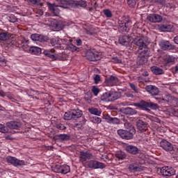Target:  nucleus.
<instances>
[{
    "instance_id": "obj_1",
    "label": "nucleus",
    "mask_w": 178,
    "mask_h": 178,
    "mask_svg": "<svg viewBox=\"0 0 178 178\" xmlns=\"http://www.w3.org/2000/svg\"><path fill=\"white\" fill-rule=\"evenodd\" d=\"M134 44L139 47L140 52L137 59L138 65H145L148 62L149 54H148V48L147 44L144 42L143 38L137 36L134 39Z\"/></svg>"
},
{
    "instance_id": "obj_2",
    "label": "nucleus",
    "mask_w": 178,
    "mask_h": 178,
    "mask_svg": "<svg viewBox=\"0 0 178 178\" xmlns=\"http://www.w3.org/2000/svg\"><path fill=\"white\" fill-rule=\"evenodd\" d=\"M57 3L59 6L55 5V3L51 4V3H48L49 9L54 15H59L60 10L58 9V6L60 8H64V9H69V8H72L73 0H56Z\"/></svg>"
},
{
    "instance_id": "obj_3",
    "label": "nucleus",
    "mask_w": 178,
    "mask_h": 178,
    "mask_svg": "<svg viewBox=\"0 0 178 178\" xmlns=\"http://www.w3.org/2000/svg\"><path fill=\"white\" fill-rule=\"evenodd\" d=\"M134 106L139 108V109H141L142 111H146V112H151V109L156 110L159 108L157 104L151 102H145L144 100H141L138 103H134Z\"/></svg>"
},
{
    "instance_id": "obj_4",
    "label": "nucleus",
    "mask_w": 178,
    "mask_h": 178,
    "mask_svg": "<svg viewBox=\"0 0 178 178\" xmlns=\"http://www.w3.org/2000/svg\"><path fill=\"white\" fill-rule=\"evenodd\" d=\"M131 26V21L126 17L118 19V31L120 33H128Z\"/></svg>"
},
{
    "instance_id": "obj_5",
    "label": "nucleus",
    "mask_w": 178,
    "mask_h": 178,
    "mask_svg": "<svg viewBox=\"0 0 178 178\" xmlns=\"http://www.w3.org/2000/svg\"><path fill=\"white\" fill-rule=\"evenodd\" d=\"M118 136L123 140H131L136 134L134 129L131 130H124V129H119L117 131Z\"/></svg>"
},
{
    "instance_id": "obj_6",
    "label": "nucleus",
    "mask_w": 178,
    "mask_h": 178,
    "mask_svg": "<svg viewBox=\"0 0 178 178\" xmlns=\"http://www.w3.org/2000/svg\"><path fill=\"white\" fill-rule=\"evenodd\" d=\"M86 58L88 60L97 62V60H99L101 56H99V53L95 51V49H89L86 53Z\"/></svg>"
},
{
    "instance_id": "obj_7",
    "label": "nucleus",
    "mask_w": 178,
    "mask_h": 178,
    "mask_svg": "<svg viewBox=\"0 0 178 178\" xmlns=\"http://www.w3.org/2000/svg\"><path fill=\"white\" fill-rule=\"evenodd\" d=\"M92 153L86 151V152H80L79 154V162L84 165L87 161H90V159H92Z\"/></svg>"
},
{
    "instance_id": "obj_8",
    "label": "nucleus",
    "mask_w": 178,
    "mask_h": 178,
    "mask_svg": "<svg viewBox=\"0 0 178 178\" xmlns=\"http://www.w3.org/2000/svg\"><path fill=\"white\" fill-rule=\"evenodd\" d=\"M54 172L56 173H62V175H67L70 172V167L67 165H56L54 168Z\"/></svg>"
},
{
    "instance_id": "obj_9",
    "label": "nucleus",
    "mask_w": 178,
    "mask_h": 178,
    "mask_svg": "<svg viewBox=\"0 0 178 178\" xmlns=\"http://www.w3.org/2000/svg\"><path fill=\"white\" fill-rule=\"evenodd\" d=\"M86 165L91 169H104L105 168V164L95 160L86 162Z\"/></svg>"
},
{
    "instance_id": "obj_10",
    "label": "nucleus",
    "mask_w": 178,
    "mask_h": 178,
    "mask_svg": "<svg viewBox=\"0 0 178 178\" xmlns=\"http://www.w3.org/2000/svg\"><path fill=\"white\" fill-rule=\"evenodd\" d=\"M6 159L8 163H11L13 166H23L25 165L24 161L19 160L13 156H8Z\"/></svg>"
},
{
    "instance_id": "obj_11",
    "label": "nucleus",
    "mask_w": 178,
    "mask_h": 178,
    "mask_svg": "<svg viewBox=\"0 0 178 178\" xmlns=\"http://www.w3.org/2000/svg\"><path fill=\"white\" fill-rule=\"evenodd\" d=\"M160 172L163 176L170 177L176 175V170L173 168L170 167H163L161 168Z\"/></svg>"
},
{
    "instance_id": "obj_12",
    "label": "nucleus",
    "mask_w": 178,
    "mask_h": 178,
    "mask_svg": "<svg viewBox=\"0 0 178 178\" xmlns=\"http://www.w3.org/2000/svg\"><path fill=\"white\" fill-rule=\"evenodd\" d=\"M136 127L140 133H145V131L148 130V123L141 120H138L136 121Z\"/></svg>"
},
{
    "instance_id": "obj_13",
    "label": "nucleus",
    "mask_w": 178,
    "mask_h": 178,
    "mask_svg": "<svg viewBox=\"0 0 178 178\" xmlns=\"http://www.w3.org/2000/svg\"><path fill=\"white\" fill-rule=\"evenodd\" d=\"M147 20L150 23H161L163 20V17L158 14H149L147 17Z\"/></svg>"
},
{
    "instance_id": "obj_14",
    "label": "nucleus",
    "mask_w": 178,
    "mask_h": 178,
    "mask_svg": "<svg viewBox=\"0 0 178 178\" xmlns=\"http://www.w3.org/2000/svg\"><path fill=\"white\" fill-rule=\"evenodd\" d=\"M160 147L167 152H172L173 151V145L166 140H163L160 142Z\"/></svg>"
},
{
    "instance_id": "obj_15",
    "label": "nucleus",
    "mask_w": 178,
    "mask_h": 178,
    "mask_svg": "<svg viewBox=\"0 0 178 178\" xmlns=\"http://www.w3.org/2000/svg\"><path fill=\"white\" fill-rule=\"evenodd\" d=\"M31 38L33 41H39L40 42H47L49 38L44 35H40L38 33H34L31 35Z\"/></svg>"
},
{
    "instance_id": "obj_16",
    "label": "nucleus",
    "mask_w": 178,
    "mask_h": 178,
    "mask_svg": "<svg viewBox=\"0 0 178 178\" xmlns=\"http://www.w3.org/2000/svg\"><path fill=\"white\" fill-rule=\"evenodd\" d=\"M159 45L163 51H171L172 49H175V45L172 44V43L168 40H161Z\"/></svg>"
},
{
    "instance_id": "obj_17",
    "label": "nucleus",
    "mask_w": 178,
    "mask_h": 178,
    "mask_svg": "<svg viewBox=\"0 0 178 178\" xmlns=\"http://www.w3.org/2000/svg\"><path fill=\"white\" fill-rule=\"evenodd\" d=\"M128 170L132 173H135V172H143L144 168H143V166H141L140 164L137 163H133L129 165Z\"/></svg>"
},
{
    "instance_id": "obj_18",
    "label": "nucleus",
    "mask_w": 178,
    "mask_h": 178,
    "mask_svg": "<svg viewBox=\"0 0 178 178\" xmlns=\"http://www.w3.org/2000/svg\"><path fill=\"white\" fill-rule=\"evenodd\" d=\"M125 150L128 154H131V155H138V154H140V149L133 145L126 146Z\"/></svg>"
},
{
    "instance_id": "obj_19",
    "label": "nucleus",
    "mask_w": 178,
    "mask_h": 178,
    "mask_svg": "<svg viewBox=\"0 0 178 178\" xmlns=\"http://www.w3.org/2000/svg\"><path fill=\"white\" fill-rule=\"evenodd\" d=\"M145 90L149 92V94H151L152 97L156 96L159 94V89L155 86L149 85L146 86L145 88Z\"/></svg>"
},
{
    "instance_id": "obj_20",
    "label": "nucleus",
    "mask_w": 178,
    "mask_h": 178,
    "mask_svg": "<svg viewBox=\"0 0 178 178\" xmlns=\"http://www.w3.org/2000/svg\"><path fill=\"white\" fill-rule=\"evenodd\" d=\"M103 118L107 122V123H111L112 124H119L120 123V120L117 118H112L108 114L104 115Z\"/></svg>"
},
{
    "instance_id": "obj_21",
    "label": "nucleus",
    "mask_w": 178,
    "mask_h": 178,
    "mask_svg": "<svg viewBox=\"0 0 178 178\" xmlns=\"http://www.w3.org/2000/svg\"><path fill=\"white\" fill-rule=\"evenodd\" d=\"M118 82H119V79H118V77L112 75L110 77L106 79L105 80L106 84H107V86H109L111 87L113 86H116V84H118Z\"/></svg>"
},
{
    "instance_id": "obj_22",
    "label": "nucleus",
    "mask_w": 178,
    "mask_h": 178,
    "mask_svg": "<svg viewBox=\"0 0 178 178\" xmlns=\"http://www.w3.org/2000/svg\"><path fill=\"white\" fill-rule=\"evenodd\" d=\"M53 140L55 141H69L70 140V135L59 134L54 136Z\"/></svg>"
},
{
    "instance_id": "obj_23",
    "label": "nucleus",
    "mask_w": 178,
    "mask_h": 178,
    "mask_svg": "<svg viewBox=\"0 0 178 178\" xmlns=\"http://www.w3.org/2000/svg\"><path fill=\"white\" fill-rule=\"evenodd\" d=\"M121 112L124 115H128L129 116H133V115H137V111L131 107L122 108H121Z\"/></svg>"
},
{
    "instance_id": "obj_24",
    "label": "nucleus",
    "mask_w": 178,
    "mask_h": 178,
    "mask_svg": "<svg viewBox=\"0 0 178 178\" xmlns=\"http://www.w3.org/2000/svg\"><path fill=\"white\" fill-rule=\"evenodd\" d=\"M6 126H7V127H8V129H15V130H17V129H20V127H22V124H20V122H13V121L7 122L6 124Z\"/></svg>"
},
{
    "instance_id": "obj_25",
    "label": "nucleus",
    "mask_w": 178,
    "mask_h": 178,
    "mask_svg": "<svg viewBox=\"0 0 178 178\" xmlns=\"http://www.w3.org/2000/svg\"><path fill=\"white\" fill-rule=\"evenodd\" d=\"M86 6H87V2H86V1L72 0V8H86Z\"/></svg>"
},
{
    "instance_id": "obj_26",
    "label": "nucleus",
    "mask_w": 178,
    "mask_h": 178,
    "mask_svg": "<svg viewBox=\"0 0 178 178\" xmlns=\"http://www.w3.org/2000/svg\"><path fill=\"white\" fill-rule=\"evenodd\" d=\"M159 30H160V31H163L164 33L170 32L173 30V25L161 24L159 26Z\"/></svg>"
},
{
    "instance_id": "obj_27",
    "label": "nucleus",
    "mask_w": 178,
    "mask_h": 178,
    "mask_svg": "<svg viewBox=\"0 0 178 178\" xmlns=\"http://www.w3.org/2000/svg\"><path fill=\"white\" fill-rule=\"evenodd\" d=\"M119 42L121 45L127 46L130 44V37L128 35H122L119 38Z\"/></svg>"
},
{
    "instance_id": "obj_28",
    "label": "nucleus",
    "mask_w": 178,
    "mask_h": 178,
    "mask_svg": "<svg viewBox=\"0 0 178 178\" xmlns=\"http://www.w3.org/2000/svg\"><path fill=\"white\" fill-rule=\"evenodd\" d=\"M50 44L52 47H55V48H58V49H62L63 47L60 44V40L56 38H52L50 40Z\"/></svg>"
},
{
    "instance_id": "obj_29",
    "label": "nucleus",
    "mask_w": 178,
    "mask_h": 178,
    "mask_svg": "<svg viewBox=\"0 0 178 178\" xmlns=\"http://www.w3.org/2000/svg\"><path fill=\"white\" fill-rule=\"evenodd\" d=\"M65 49H67L68 51H71V52H79L80 48L74 46V44H67Z\"/></svg>"
},
{
    "instance_id": "obj_30",
    "label": "nucleus",
    "mask_w": 178,
    "mask_h": 178,
    "mask_svg": "<svg viewBox=\"0 0 178 178\" xmlns=\"http://www.w3.org/2000/svg\"><path fill=\"white\" fill-rule=\"evenodd\" d=\"M110 92V102L116 101L120 98V94L118 92Z\"/></svg>"
},
{
    "instance_id": "obj_31",
    "label": "nucleus",
    "mask_w": 178,
    "mask_h": 178,
    "mask_svg": "<svg viewBox=\"0 0 178 178\" xmlns=\"http://www.w3.org/2000/svg\"><path fill=\"white\" fill-rule=\"evenodd\" d=\"M72 119H79L83 115V112L81 110H72Z\"/></svg>"
},
{
    "instance_id": "obj_32",
    "label": "nucleus",
    "mask_w": 178,
    "mask_h": 178,
    "mask_svg": "<svg viewBox=\"0 0 178 178\" xmlns=\"http://www.w3.org/2000/svg\"><path fill=\"white\" fill-rule=\"evenodd\" d=\"M151 70L152 73H154V74H163V70H162V68H160L159 67L153 66L151 67Z\"/></svg>"
},
{
    "instance_id": "obj_33",
    "label": "nucleus",
    "mask_w": 178,
    "mask_h": 178,
    "mask_svg": "<svg viewBox=\"0 0 178 178\" xmlns=\"http://www.w3.org/2000/svg\"><path fill=\"white\" fill-rule=\"evenodd\" d=\"M88 112L91 113V115H95L96 116H100L102 111L101 109H98L97 108H88Z\"/></svg>"
},
{
    "instance_id": "obj_34",
    "label": "nucleus",
    "mask_w": 178,
    "mask_h": 178,
    "mask_svg": "<svg viewBox=\"0 0 178 178\" xmlns=\"http://www.w3.org/2000/svg\"><path fill=\"white\" fill-rule=\"evenodd\" d=\"M54 52H55V49H51L50 51H44V55H46V56H48L51 59H53V60H56L58 58L55 55L52 54H54Z\"/></svg>"
},
{
    "instance_id": "obj_35",
    "label": "nucleus",
    "mask_w": 178,
    "mask_h": 178,
    "mask_svg": "<svg viewBox=\"0 0 178 178\" xmlns=\"http://www.w3.org/2000/svg\"><path fill=\"white\" fill-rule=\"evenodd\" d=\"M29 51L33 55H40L41 54V48L38 47H31Z\"/></svg>"
},
{
    "instance_id": "obj_36",
    "label": "nucleus",
    "mask_w": 178,
    "mask_h": 178,
    "mask_svg": "<svg viewBox=\"0 0 178 178\" xmlns=\"http://www.w3.org/2000/svg\"><path fill=\"white\" fill-rule=\"evenodd\" d=\"M126 153H124V152H117L115 154V157L117 159H118V161H123V159H126Z\"/></svg>"
},
{
    "instance_id": "obj_37",
    "label": "nucleus",
    "mask_w": 178,
    "mask_h": 178,
    "mask_svg": "<svg viewBox=\"0 0 178 178\" xmlns=\"http://www.w3.org/2000/svg\"><path fill=\"white\" fill-rule=\"evenodd\" d=\"M10 38V33H0V40L1 41H7Z\"/></svg>"
},
{
    "instance_id": "obj_38",
    "label": "nucleus",
    "mask_w": 178,
    "mask_h": 178,
    "mask_svg": "<svg viewBox=\"0 0 178 178\" xmlns=\"http://www.w3.org/2000/svg\"><path fill=\"white\" fill-rule=\"evenodd\" d=\"M101 100L104 101V102H110V92L104 93L101 96Z\"/></svg>"
},
{
    "instance_id": "obj_39",
    "label": "nucleus",
    "mask_w": 178,
    "mask_h": 178,
    "mask_svg": "<svg viewBox=\"0 0 178 178\" xmlns=\"http://www.w3.org/2000/svg\"><path fill=\"white\" fill-rule=\"evenodd\" d=\"M124 126L127 130H134V133H136V128L131 123L129 122L128 121H126L124 124Z\"/></svg>"
},
{
    "instance_id": "obj_40",
    "label": "nucleus",
    "mask_w": 178,
    "mask_h": 178,
    "mask_svg": "<svg viewBox=\"0 0 178 178\" xmlns=\"http://www.w3.org/2000/svg\"><path fill=\"white\" fill-rule=\"evenodd\" d=\"M164 62H165V63H172L175 62V58L172 56H167L164 58Z\"/></svg>"
},
{
    "instance_id": "obj_41",
    "label": "nucleus",
    "mask_w": 178,
    "mask_h": 178,
    "mask_svg": "<svg viewBox=\"0 0 178 178\" xmlns=\"http://www.w3.org/2000/svg\"><path fill=\"white\" fill-rule=\"evenodd\" d=\"M90 120L92 123H97V124H99L102 122V119L97 116L90 118Z\"/></svg>"
},
{
    "instance_id": "obj_42",
    "label": "nucleus",
    "mask_w": 178,
    "mask_h": 178,
    "mask_svg": "<svg viewBox=\"0 0 178 178\" xmlns=\"http://www.w3.org/2000/svg\"><path fill=\"white\" fill-rule=\"evenodd\" d=\"M64 119L65 120H71V119H73V115L71 112H65L64 114Z\"/></svg>"
},
{
    "instance_id": "obj_43",
    "label": "nucleus",
    "mask_w": 178,
    "mask_h": 178,
    "mask_svg": "<svg viewBox=\"0 0 178 178\" xmlns=\"http://www.w3.org/2000/svg\"><path fill=\"white\" fill-rule=\"evenodd\" d=\"M86 118H82V120L79 122V123H76V124H74L76 127H78L79 129H81V127H83V126H84V124H86Z\"/></svg>"
},
{
    "instance_id": "obj_44",
    "label": "nucleus",
    "mask_w": 178,
    "mask_h": 178,
    "mask_svg": "<svg viewBox=\"0 0 178 178\" xmlns=\"http://www.w3.org/2000/svg\"><path fill=\"white\" fill-rule=\"evenodd\" d=\"M103 13L106 15V17L111 18L113 16L112 11L110 10L109 9L104 10Z\"/></svg>"
},
{
    "instance_id": "obj_45",
    "label": "nucleus",
    "mask_w": 178,
    "mask_h": 178,
    "mask_svg": "<svg viewBox=\"0 0 178 178\" xmlns=\"http://www.w3.org/2000/svg\"><path fill=\"white\" fill-rule=\"evenodd\" d=\"M137 3V0H127V4L130 8H134Z\"/></svg>"
},
{
    "instance_id": "obj_46",
    "label": "nucleus",
    "mask_w": 178,
    "mask_h": 178,
    "mask_svg": "<svg viewBox=\"0 0 178 178\" xmlns=\"http://www.w3.org/2000/svg\"><path fill=\"white\" fill-rule=\"evenodd\" d=\"M129 86L133 90L134 92H138V88L134 83H129Z\"/></svg>"
},
{
    "instance_id": "obj_47",
    "label": "nucleus",
    "mask_w": 178,
    "mask_h": 178,
    "mask_svg": "<svg viewBox=\"0 0 178 178\" xmlns=\"http://www.w3.org/2000/svg\"><path fill=\"white\" fill-rule=\"evenodd\" d=\"M92 92H93L94 95L97 97V95L99 94V89L95 86H92Z\"/></svg>"
},
{
    "instance_id": "obj_48",
    "label": "nucleus",
    "mask_w": 178,
    "mask_h": 178,
    "mask_svg": "<svg viewBox=\"0 0 178 178\" xmlns=\"http://www.w3.org/2000/svg\"><path fill=\"white\" fill-rule=\"evenodd\" d=\"M159 102H162V101H165V102H169L170 101V96L169 95H165L164 97L159 99Z\"/></svg>"
},
{
    "instance_id": "obj_49",
    "label": "nucleus",
    "mask_w": 178,
    "mask_h": 178,
    "mask_svg": "<svg viewBox=\"0 0 178 178\" xmlns=\"http://www.w3.org/2000/svg\"><path fill=\"white\" fill-rule=\"evenodd\" d=\"M0 132L8 133V129L5 127V125L0 124Z\"/></svg>"
},
{
    "instance_id": "obj_50",
    "label": "nucleus",
    "mask_w": 178,
    "mask_h": 178,
    "mask_svg": "<svg viewBox=\"0 0 178 178\" xmlns=\"http://www.w3.org/2000/svg\"><path fill=\"white\" fill-rule=\"evenodd\" d=\"M124 95L127 98H129V99H133V98H134V95L130 92H125Z\"/></svg>"
},
{
    "instance_id": "obj_51",
    "label": "nucleus",
    "mask_w": 178,
    "mask_h": 178,
    "mask_svg": "<svg viewBox=\"0 0 178 178\" xmlns=\"http://www.w3.org/2000/svg\"><path fill=\"white\" fill-rule=\"evenodd\" d=\"M94 80H95V83L98 84V83L101 81V76L96 74L94 77Z\"/></svg>"
},
{
    "instance_id": "obj_52",
    "label": "nucleus",
    "mask_w": 178,
    "mask_h": 178,
    "mask_svg": "<svg viewBox=\"0 0 178 178\" xmlns=\"http://www.w3.org/2000/svg\"><path fill=\"white\" fill-rule=\"evenodd\" d=\"M56 127V129H58V130H65V129H66V127H65V125L63 124H57Z\"/></svg>"
},
{
    "instance_id": "obj_53",
    "label": "nucleus",
    "mask_w": 178,
    "mask_h": 178,
    "mask_svg": "<svg viewBox=\"0 0 178 178\" xmlns=\"http://www.w3.org/2000/svg\"><path fill=\"white\" fill-rule=\"evenodd\" d=\"M112 62L114 63H122V60L119 59L118 57H114L112 58Z\"/></svg>"
},
{
    "instance_id": "obj_54",
    "label": "nucleus",
    "mask_w": 178,
    "mask_h": 178,
    "mask_svg": "<svg viewBox=\"0 0 178 178\" xmlns=\"http://www.w3.org/2000/svg\"><path fill=\"white\" fill-rule=\"evenodd\" d=\"M33 5H40L41 0H29Z\"/></svg>"
},
{
    "instance_id": "obj_55",
    "label": "nucleus",
    "mask_w": 178,
    "mask_h": 178,
    "mask_svg": "<svg viewBox=\"0 0 178 178\" xmlns=\"http://www.w3.org/2000/svg\"><path fill=\"white\" fill-rule=\"evenodd\" d=\"M53 27H54L56 30H59V23L54 22Z\"/></svg>"
},
{
    "instance_id": "obj_56",
    "label": "nucleus",
    "mask_w": 178,
    "mask_h": 178,
    "mask_svg": "<svg viewBox=\"0 0 178 178\" xmlns=\"http://www.w3.org/2000/svg\"><path fill=\"white\" fill-rule=\"evenodd\" d=\"M154 2H157L161 5H165V0H152Z\"/></svg>"
},
{
    "instance_id": "obj_57",
    "label": "nucleus",
    "mask_w": 178,
    "mask_h": 178,
    "mask_svg": "<svg viewBox=\"0 0 178 178\" xmlns=\"http://www.w3.org/2000/svg\"><path fill=\"white\" fill-rule=\"evenodd\" d=\"M76 43L78 47H80V45H81V44H83V42L81 41V39H77L76 40Z\"/></svg>"
},
{
    "instance_id": "obj_58",
    "label": "nucleus",
    "mask_w": 178,
    "mask_h": 178,
    "mask_svg": "<svg viewBox=\"0 0 178 178\" xmlns=\"http://www.w3.org/2000/svg\"><path fill=\"white\" fill-rule=\"evenodd\" d=\"M120 106H129V102H124L120 103Z\"/></svg>"
},
{
    "instance_id": "obj_59",
    "label": "nucleus",
    "mask_w": 178,
    "mask_h": 178,
    "mask_svg": "<svg viewBox=\"0 0 178 178\" xmlns=\"http://www.w3.org/2000/svg\"><path fill=\"white\" fill-rule=\"evenodd\" d=\"M173 41L175 44H178V35L175 36L173 39Z\"/></svg>"
},
{
    "instance_id": "obj_60",
    "label": "nucleus",
    "mask_w": 178,
    "mask_h": 178,
    "mask_svg": "<svg viewBox=\"0 0 178 178\" xmlns=\"http://www.w3.org/2000/svg\"><path fill=\"white\" fill-rule=\"evenodd\" d=\"M60 44L62 45V44H65V42H66V39H60Z\"/></svg>"
},
{
    "instance_id": "obj_61",
    "label": "nucleus",
    "mask_w": 178,
    "mask_h": 178,
    "mask_svg": "<svg viewBox=\"0 0 178 178\" xmlns=\"http://www.w3.org/2000/svg\"><path fill=\"white\" fill-rule=\"evenodd\" d=\"M6 93H5V92L3 91H0V97H6Z\"/></svg>"
},
{
    "instance_id": "obj_62",
    "label": "nucleus",
    "mask_w": 178,
    "mask_h": 178,
    "mask_svg": "<svg viewBox=\"0 0 178 178\" xmlns=\"http://www.w3.org/2000/svg\"><path fill=\"white\" fill-rule=\"evenodd\" d=\"M143 76L147 77V76H149V73H148V72H145L143 73Z\"/></svg>"
},
{
    "instance_id": "obj_63",
    "label": "nucleus",
    "mask_w": 178,
    "mask_h": 178,
    "mask_svg": "<svg viewBox=\"0 0 178 178\" xmlns=\"http://www.w3.org/2000/svg\"><path fill=\"white\" fill-rule=\"evenodd\" d=\"M175 115L178 117V109L175 111Z\"/></svg>"
},
{
    "instance_id": "obj_64",
    "label": "nucleus",
    "mask_w": 178,
    "mask_h": 178,
    "mask_svg": "<svg viewBox=\"0 0 178 178\" xmlns=\"http://www.w3.org/2000/svg\"><path fill=\"white\" fill-rule=\"evenodd\" d=\"M175 72H178V66L177 65L175 67Z\"/></svg>"
}]
</instances>
